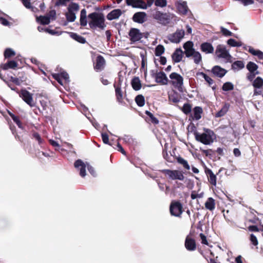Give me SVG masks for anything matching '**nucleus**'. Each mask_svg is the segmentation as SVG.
I'll use <instances>...</instances> for the list:
<instances>
[{
  "instance_id": "nucleus-32",
  "label": "nucleus",
  "mask_w": 263,
  "mask_h": 263,
  "mask_svg": "<svg viewBox=\"0 0 263 263\" xmlns=\"http://www.w3.org/2000/svg\"><path fill=\"white\" fill-rule=\"evenodd\" d=\"M194 62L196 64H199L202 61V56L199 51H195L192 55Z\"/></svg>"
},
{
  "instance_id": "nucleus-52",
  "label": "nucleus",
  "mask_w": 263,
  "mask_h": 263,
  "mask_svg": "<svg viewBox=\"0 0 263 263\" xmlns=\"http://www.w3.org/2000/svg\"><path fill=\"white\" fill-rule=\"evenodd\" d=\"M220 31L221 33L225 36H232L233 34V33L230 31L223 27H220Z\"/></svg>"
},
{
  "instance_id": "nucleus-59",
  "label": "nucleus",
  "mask_w": 263,
  "mask_h": 263,
  "mask_svg": "<svg viewBox=\"0 0 263 263\" xmlns=\"http://www.w3.org/2000/svg\"><path fill=\"white\" fill-rule=\"evenodd\" d=\"M107 18L109 20H112L115 18V10L111 11L108 15Z\"/></svg>"
},
{
  "instance_id": "nucleus-63",
  "label": "nucleus",
  "mask_w": 263,
  "mask_h": 263,
  "mask_svg": "<svg viewBox=\"0 0 263 263\" xmlns=\"http://www.w3.org/2000/svg\"><path fill=\"white\" fill-rule=\"evenodd\" d=\"M0 23L5 26H7L9 24L7 20L1 16H0Z\"/></svg>"
},
{
  "instance_id": "nucleus-40",
  "label": "nucleus",
  "mask_w": 263,
  "mask_h": 263,
  "mask_svg": "<svg viewBox=\"0 0 263 263\" xmlns=\"http://www.w3.org/2000/svg\"><path fill=\"white\" fill-rule=\"evenodd\" d=\"M253 86L255 88H260L263 86V79L258 77L253 82Z\"/></svg>"
},
{
  "instance_id": "nucleus-30",
  "label": "nucleus",
  "mask_w": 263,
  "mask_h": 263,
  "mask_svg": "<svg viewBox=\"0 0 263 263\" xmlns=\"http://www.w3.org/2000/svg\"><path fill=\"white\" fill-rule=\"evenodd\" d=\"M230 105L229 104H225L221 109L218 111L215 115V117L219 118L224 116L228 111Z\"/></svg>"
},
{
  "instance_id": "nucleus-58",
  "label": "nucleus",
  "mask_w": 263,
  "mask_h": 263,
  "mask_svg": "<svg viewBox=\"0 0 263 263\" xmlns=\"http://www.w3.org/2000/svg\"><path fill=\"white\" fill-rule=\"evenodd\" d=\"M200 238L201 239V243L202 244H204V245H208V241L206 240V236L203 234L200 233Z\"/></svg>"
},
{
  "instance_id": "nucleus-50",
  "label": "nucleus",
  "mask_w": 263,
  "mask_h": 263,
  "mask_svg": "<svg viewBox=\"0 0 263 263\" xmlns=\"http://www.w3.org/2000/svg\"><path fill=\"white\" fill-rule=\"evenodd\" d=\"M182 111L186 115L189 114L191 111V106L188 103L184 104L182 107Z\"/></svg>"
},
{
  "instance_id": "nucleus-10",
  "label": "nucleus",
  "mask_w": 263,
  "mask_h": 263,
  "mask_svg": "<svg viewBox=\"0 0 263 263\" xmlns=\"http://www.w3.org/2000/svg\"><path fill=\"white\" fill-rule=\"evenodd\" d=\"M130 40L132 42H136L140 41L143 35L140 30L137 28H132L129 32Z\"/></svg>"
},
{
  "instance_id": "nucleus-61",
  "label": "nucleus",
  "mask_w": 263,
  "mask_h": 263,
  "mask_svg": "<svg viewBox=\"0 0 263 263\" xmlns=\"http://www.w3.org/2000/svg\"><path fill=\"white\" fill-rule=\"evenodd\" d=\"M248 229L251 232H258L259 229L256 226H250L248 227Z\"/></svg>"
},
{
  "instance_id": "nucleus-2",
  "label": "nucleus",
  "mask_w": 263,
  "mask_h": 263,
  "mask_svg": "<svg viewBox=\"0 0 263 263\" xmlns=\"http://www.w3.org/2000/svg\"><path fill=\"white\" fill-rule=\"evenodd\" d=\"M88 23L91 28L105 27L104 17L102 14L97 12L90 13L88 15Z\"/></svg>"
},
{
  "instance_id": "nucleus-45",
  "label": "nucleus",
  "mask_w": 263,
  "mask_h": 263,
  "mask_svg": "<svg viewBox=\"0 0 263 263\" xmlns=\"http://www.w3.org/2000/svg\"><path fill=\"white\" fill-rule=\"evenodd\" d=\"M70 36L72 39L80 43H84L86 42L85 39L83 37L78 35L76 33H72Z\"/></svg>"
},
{
  "instance_id": "nucleus-35",
  "label": "nucleus",
  "mask_w": 263,
  "mask_h": 263,
  "mask_svg": "<svg viewBox=\"0 0 263 263\" xmlns=\"http://www.w3.org/2000/svg\"><path fill=\"white\" fill-rule=\"evenodd\" d=\"M247 68L250 72H258L257 71L258 66L252 62H249L247 65Z\"/></svg>"
},
{
  "instance_id": "nucleus-55",
  "label": "nucleus",
  "mask_w": 263,
  "mask_h": 263,
  "mask_svg": "<svg viewBox=\"0 0 263 263\" xmlns=\"http://www.w3.org/2000/svg\"><path fill=\"white\" fill-rule=\"evenodd\" d=\"M12 119L14 121V122L16 123V124L17 125V126L20 128H23L22 123H21V121H20L19 119L18 118V117H17L15 116H12Z\"/></svg>"
},
{
  "instance_id": "nucleus-20",
  "label": "nucleus",
  "mask_w": 263,
  "mask_h": 263,
  "mask_svg": "<svg viewBox=\"0 0 263 263\" xmlns=\"http://www.w3.org/2000/svg\"><path fill=\"white\" fill-rule=\"evenodd\" d=\"M185 248L190 251H194L196 248V245L195 240L189 237H187L185 241Z\"/></svg>"
},
{
  "instance_id": "nucleus-4",
  "label": "nucleus",
  "mask_w": 263,
  "mask_h": 263,
  "mask_svg": "<svg viewBox=\"0 0 263 263\" xmlns=\"http://www.w3.org/2000/svg\"><path fill=\"white\" fill-rule=\"evenodd\" d=\"M153 17L157 20L158 22L162 25H167L172 20L176 17L174 14L170 13H163L159 11H156L153 14Z\"/></svg>"
},
{
  "instance_id": "nucleus-11",
  "label": "nucleus",
  "mask_w": 263,
  "mask_h": 263,
  "mask_svg": "<svg viewBox=\"0 0 263 263\" xmlns=\"http://www.w3.org/2000/svg\"><path fill=\"white\" fill-rule=\"evenodd\" d=\"M20 96L22 98L23 100L29 106H33L35 104L33 100L32 94L26 90H22L21 91Z\"/></svg>"
},
{
  "instance_id": "nucleus-15",
  "label": "nucleus",
  "mask_w": 263,
  "mask_h": 263,
  "mask_svg": "<svg viewBox=\"0 0 263 263\" xmlns=\"http://www.w3.org/2000/svg\"><path fill=\"white\" fill-rule=\"evenodd\" d=\"M155 80L156 82L161 85H167L168 83V79L164 72H159L156 74Z\"/></svg>"
},
{
  "instance_id": "nucleus-49",
  "label": "nucleus",
  "mask_w": 263,
  "mask_h": 263,
  "mask_svg": "<svg viewBox=\"0 0 263 263\" xmlns=\"http://www.w3.org/2000/svg\"><path fill=\"white\" fill-rule=\"evenodd\" d=\"M155 5L157 7L163 8L166 6L167 1L166 0H156L155 1Z\"/></svg>"
},
{
  "instance_id": "nucleus-56",
  "label": "nucleus",
  "mask_w": 263,
  "mask_h": 263,
  "mask_svg": "<svg viewBox=\"0 0 263 263\" xmlns=\"http://www.w3.org/2000/svg\"><path fill=\"white\" fill-rule=\"evenodd\" d=\"M116 150L121 152L124 155H126V152L124 148L122 147L120 144L119 143L116 145Z\"/></svg>"
},
{
  "instance_id": "nucleus-39",
  "label": "nucleus",
  "mask_w": 263,
  "mask_h": 263,
  "mask_svg": "<svg viewBox=\"0 0 263 263\" xmlns=\"http://www.w3.org/2000/svg\"><path fill=\"white\" fill-rule=\"evenodd\" d=\"M116 98L118 101V102L121 103H124V96L123 93L122 92L120 88L116 87Z\"/></svg>"
},
{
  "instance_id": "nucleus-12",
  "label": "nucleus",
  "mask_w": 263,
  "mask_h": 263,
  "mask_svg": "<svg viewBox=\"0 0 263 263\" xmlns=\"http://www.w3.org/2000/svg\"><path fill=\"white\" fill-rule=\"evenodd\" d=\"M55 15V12L51 11L49 12L47 16H41L36 17L37 21L43 25H47L50 22V20H53Z\"/></svg>"
},
{
  "instance_id": "nucleus-60",
  "label": "nucleus",
  "mask_w": 263,
  "mask_h": 263,
  "mask_svg": "<svg viewBox=\"0 0 263 263\" xmlns=\"http://www.w3.org/2000/svg\"><path fill=\"white\" fill-rule=\"evenodd\" d=\"M140 56L141 57V59H142V67H144L145 66V65L146 63V59L144 54V53H140Z\"/></svg>"
},
{
  "instance_id": "nucleus-28",
  "label": "nucleus",
  "mask_w": 263,
  "mask_h": 263,
  "mask_svg": "<svg viewBox=\"0 0 263 263\" xmlns=\"http://www.w3.org/2000/svg\"><path fill=\"white\" fill-rule=\"evenodd\" d=\"M168 99L170 101L175 103H178L180 101L179 94L175 90L168 94Z\"/></svg>"
},
{
  "instance_id": "nucleus-43",
  "label": "nucleus",
  "mask_w": 263,
  "mask_h": 263,
  "mask_svg": "<svg viewBox=\"0 0 263 263\" xmlns=\"http://www.w3.org/2000/svg\"><path fill=\"white\" fill-rule=\"evenodd\" d=\"M177 160L179 163L182 165V166L187 170H189L190 169V166L189 165L187 161L183 158L179 157L177 158Z\"/></svg>"
},
{
  "instance_id": "nucleus-26",
  "label": "nucleus",
  "mask_w": 263,
  "mask_h": 263,
  "mask_svg": "<svg viewBox=\"0 0 263 263\" xmlns=\"http://www.w3.org/2000/svg\"><path fill=\"white\" fill-rule=\"evenodd\" d=\"M205 207L206 209L212 211L215 208V201L212 198L209 197L205 202Z\"/></svg>"
},
{
  "instance_id": "nucleus-38",
  "label": "nucleus",
  "mask_w": 263,
  "mask_h": 263,
  "mask_svg": "<svg viewBox=\"0 0 263 263\" xmlns=\"http://www.w3.org/2000/svg\"><path fill=\"white\" fill-rule=\"evenodd\" d=\"M135 101L137 104L140 107L143 106L145 104L144 97L141 95H138L136 97Z\"/></svg>"
},
{
  "instance_id": "nucleus-64",
  "label": "nucleus",
  "mask_w": 263,
  "mask_h": 263,
  "mask_svg": "<svg viewBox=\"0 0 263 263\" xmlns=\"http://www.w3.org/2000/svg\"><path fill=\"white\" fill-rule=\"evenodd\" d=\"M233 153H234V155L236 157L239 156L241 154V153H240V151H239V149L238 148H236L234 149Z\"/></svg>"
},
{
  "instance_id": "nucleus-16",
  "label": "nucleus",
  "mask_w": 263,
  "mask_h": 263,
  "mask_svg": "<svg viewBox=\"0 0 263 263\" xmlns=\"http://www.w3.org/2000/svg\"><path fill=\"white\" fill-rule=\"evenodd\" d=\"M146 19V14L144 12H139L134 14L133 20L135 22L142 24L144 23Z\"/></svg>"
},
{
  "instance_id": "nucleus-29",
  "label": "nucleus",
  "mask_w": 263,
  "mask_h": 263,
  "mask_svg": "<svg viewBox=\"0 0 263 263\" xmlns=\"http://www.w3.org/2000/svg\"><path fill=\"white\" fill-rule=\"evenodd\" d=\"M110 135L109 136L106 133H102V138L104 143L112 145L114 144L113 139H112L113 136L111 134H110Z\"/></svg>"
},
{
  "instance_id": "nucleus-24",
  "label": "nucleus",
  "mask_w": 263,
  "mask_h": 263,
  "mask_svg": "<svg viewBox=\"0 0 263 263\" xmlns=\"http://www.w3.org/2000/svg\"><path fill=\"white\" fill-rule=\"evenodd\" d=\"M105 61L104 58L101 56H98L97 58L96 63L95 66V68L97 70H102L105 66Z\"/></svg>"
},
{
  "instance_id": "nucleus-57",
  "label": "nucleus",
  "mask_w": 263,
  "mask_h": 263,
  "mask_svg": "<svg viewBox=\"0 0 263 263\" xmlns=\"http://www.w3.org/2000/svg\"><path fill=\"white\" fill-rule=\"evenodd\" d=\"M259 73V72H249V73H248V76H247V78L250 81H252L253 79L255 78V76L258 74Z\"/></svg>"
},
{
  "instance_id": "nucleus-53",
  "label": "nucleus",
  "mask_w": 263,
  "mask_h": 263,
  "mask_svg": "<svg viewBox=\"0 0 263 263\" xmlns=\"http://www.w3.org/2000/svg\"><path fill=\"white\" fill-rule=\"evenodd\" d=\"M203 193H202V192L200 194H197L195 193V192L193 191L191 193V197L192 199H195L197 198H201L203 197Z\"/></svg>"
},
{
  "instance_id": "nucleus-25",
  "label": "nucleus",
  "mask_w": 263,
  "mask_h": 263,
  "mask_svg": "<svg viewBox=\"0 0 263 263\" xmlns=\"http://www.w3.org/2000/svg\"><path fill=\"white\" fill-rule=\"evenodd\" d=\"M202 113V109L201 107L196 106L194 108L193 110V115L192 117L193 120H198L201 118V114Z\"/></svg>"
},
{
  "instance_id": "nucleus-17",
  "label": "nucleus",
  "mask_w": 263,
  "mask_h": 263,
  "mask_svg": "<svg viewBox=\"0 0 263 263\" xmlns=\"http://www.w3.org/2000/svg\"><path fill=\"white\" fill-rule=\"evenodd\" d=\"M201 51L206 54L212 53L214 52V47L211 43L204 42L200 45Z\"/></svg>"
},
{
  "instance_id": "nucleus-54",
  "label": "nucleus",
  "mask_w": 263,
  "mask_h": 263,
  "mask_svg": "<svg viewBox=\"0 0 263 263\" xmlns=\"http://www.w3.org/2000/svg\"><path fill=\"white\" fill-rule=\"evenodd\" d=\"M250 240L251 243L255 246H257L258 245V240L256 237L253 234H251L250 235Z\"/></svg>"
},
{
  "instance_id": "nucleus-36",
  "label": "nucleus",
  "mask_w": 263,
  "mask_h": 263,
  "mask_svg": "<svg viewBox=\"0 0 263 263\" xmlns=\"http://www.w3.org/2000/svg\"><path fill=\"white\" fill-rule=\"evenodd\" d=\"M133 7L146 9V3L143 0H136Z\"/></svg>"
},
{
  "instance_id": "nucleus-27",
  "label": "nucleus",
  "mask_w": 263,
  "mask_h": 263,
  "mask_svg": "<svg viewBox=\"0 0 263 263\" xmlns=\"http://www.w3.org/2000/svg\"><path fill=\"white\" fill-rule=\"evenodd\" d=\"M131 85L133 88L136 90H139L141 88V81L138 77H134L131 82Z\"/></svg>"
},
{
  "instance_id": "nucleus-3",
  "label": "nucleus",
  "mask_w": 263,
  "mask_h": 263,
  "mask_svg": "<svg viewBox=\"0 0 263 263\" xmlns=\"http://www.w3.org/2000/svg\"><path fill=\"white\" fill-rule=\"evenodd\" d=\"M169 78L170 80H168V83L179 92H183L184 90L183 78L179 73L175 72L171 73Z\"/></svg>"
},
{
  "instance_id": "nucleus-31",
  "label": "nucleus",
  "mask_w": 263,
  "mask_h": 263,
  "mask_svg": "<svg viewBox=\"0 0 263 263\" xmlns=\"http://www.w3.org/2000/svg\"><path fill=\"white\" fill-rule=\"evenodd\" d=\"M245 64L243 61H237L234 62L232 65V69L235 71L240 70L243 68Z\"/></svg>"
},
{
  "instance_id": "nucleus-48",
  "label": "nucleus",
  "mask_w": 263,
  "mask_h": 263,
  "mask_svg": "<svg viewBox=\"0 0 263 263\" xmlns=\"http://www.w3.org/2000/svg\"><path fill=\"white\" fill-rule=\"evenodd\" d=\"M145 114L151 118V121L153 123L155 124H157L159 123V120L154 116L152 113L150 111L146 110L145 111Z\"/></svg>"
},
{
  "instance_id": "nucleus-14",
  "label": "nucleus",
  "mask_w": 263,
  "mask_h": 263,
  "mask_svg": "<svg viewBox=\"0 0 263 263\" xmlns=\"http://www.w3.org/2000/svg\"><path fill=\"white\" fill-rule=\"evenodd\" d=\"M52 77L62 85L69 81L68 74L65 72H62L60 74H52Z\"/></svg>"
},
{
  "instance_id": "nucleus-62",
  "label": "nucleus",
  "mask_w": 263,
  "mask_h": 263,
  "mask_svg": "<svg viewBox=\"0 0 263 263\" xmlns=\"http://www.w3.org/2000/svg\"><path fill=\"white\" fill-rule=\"evenodd\" d=\"M24 5L27 8H31V4L30 3V0H22Z\"/></svg>"
},
{
  "instance_id": "nucleus-7",
  "label": "nucleus",
  "mask_w": 263,
  "mask_h": 263,
  "mask_svg": "<svg viewBox=\"0 0 263 263\" xmlns=\"http://www.w3.org/2000/svg\"><path fill=\"white\" fill-rule=\"evenodd\" d=\"M215 53L217 58L223 59L227 62L231 61L232 56L224 45H218L216 49Z\"/></svg>"
},
{
  "instance_id": "nucleus-42",
  "label": "nucleus",
  "mask_w": 263,
  "mask_h": 263,
  "mask_svg": "<svg viewBox=\"0 0 263 263\" xmlns=\"http://www.w3.org/2000/svg\"><path fill=\"white\" fill-rule=\"evenodd\" d=\"M164 47L163 45H158L155 50V55L157 57L161 56L164 52Z\"/></svg>"
},
{
  "instance_id": "nucleus-46",
  "label": "nucleus",
  "mask_w": 263,
  "mask_h": 263,
  "mask_svg": "<svg viewBox=\"0 0 263 263\" xmlns=\"http://www.w3.org/2000/svg\"><path fill=\"white\" fill-rule=\"evenodd\" d=\"M197 75L202 76L204 79L205 81L209 84V85L211 86L213 84V80L205 73L202 72H198Z\"/></svg>"
},
{
  "instance_id": "nucleus-6",
  "label": "nucleus",
  "mask_w": 263,
  "mask_h": 263,
  "mask_svg": "<svg viewBox=\"0 0 263 263\" xmlns=\"http://www.w3.org/2000/svg\"><path fill=\"white\" fill-rule=\"evenodd\" d=\"M165 175H167L171 180H178L182 181L184 179V176L182 171L179 170H171L168 169L162 170L161 171Z\"/></svg>"
},
{
  "instance_id": "nucleus-23",
  "label": "nucleus",
  "mask_w": 263,
  "mask_h": 263,
  "mask_svg": "<svg viewBox=\"0 0 263 263\" xmlns=\"http://www.w3.org/2000/svg\"><path fill=\"white\" fill-rule=\"evenodd\" d=\"M244 48L253 55L257 56L260 59H263V52L260 50H255L251 46H247Z\"/></svg>"
},
{
  "instance_id": "nucleus-13",
  "label": "nucleus",
  "mask_w": 263,
  "mask_h": 263,
  "mask_svg": "<svg viewBox=\"0 0 263 263\" xmlns=\"http://www.w3.org/2000/svg\"><path fill=\"white\" fill-rule=\"evenodd\" d=\"M184 49V54L187 58L192 57L193 52L196 50L194 48V44L192 41H187L185 42L183 46Z\"/></svg>"
},
{
  "instance_id": "nucleus-37",
  "label": "nucleus",
  "mask_w": 263,
  "mask_h": 263,
  "mask_svg": "<svg viewBox=\"0 0 263 263\" xmlns=\"http://www.w3.org/2000/svg\"><path fill=\"white\" fill-rule=\"evenodd\" d=\"M79 6L76 3H71L68 7V11L76 13L79 11Z\"/></svg>"
},
{
  "instance_id": "nucleus-44",
  "label": "nucleus",
  "mask_w": 263,
  "mask_h": 263,
  "mask_svg": "<svg viewBox=\"0 0 263 263\" xmlns=\"http://www.w3.org/2000/svg\"><path fill=\"white\" fill-rule=\"evenodd\" d=\"M222 89L225 91L232 90L234 89V85L231 82H226L223 84Z\"/></svg>"
},
{
  "instance_id": "nucleus-18",
  "label": "nucleus",
  "mask_w": 263,
  "mask_h": 263,
  "mask_svg": "<svg viewBox=\"0 0 263 263\" xmlns=\"http://www.w3.org/2000/svg\"><path fill=\"white\" fill-rule=\"evenodd\" d=\"M183 51L180 48H177L172 55L173 61L175 63L180 62L183 58Z\"/></svg>"
},
{
  "instance_id": "nucleus-8",
  "label": "nucleus",
  "mask_w": 263,
  "mask_h": 263,
  "mask_svg": "<svg viewBox=\"0 0 263 263\" xmlns=\"http://www.w3.org/2000/svg\"><path fill=\"white\" fill-rule=\"evenodd\" d=\"M170 212L174 216H180L183 212L182 204L179 201H173L170 205Z\"/></svg>"
},
{
  "instance_id": "nucleus-47",
  "label": "nucleus",
  "mask_w": 263,
  "mask_h": 263,
  "mask_svg": "<svg viewBox=\"0 0 263 263\" xmlns=\"http://www.w3.org/2000/svg\"><path fill=\"white\" fill-rule=\"evenodd\" d=\"M66 18L69 22H74L76 19V13L68 11L66 13Z\"/></svg>"
},
{
  "instance_id": "nucleus-19",
  "label": "nucleus",
  "mask_w": 263,
  "mask_h": 263,
  "mask_svg": "<svg viewBox=\"0 0 263 263\" xmlns=\"http://www.w3.org/2000/svg\"><path fill=\"white\" fill-rule=\"evenodd\" d=\"M177 8L180 13L185 15L188 11V7L186 2L179 1L177 3Z\"/></svg>"
},
{
  "instance_id": "nucleus-21",
  "label": "nucleus",
  "mask_w": 263,
  "mask_h": 263,
  "mask_svg": "<svg viewBox=\"0 0 263 263\" xmlns=\"http://www.w3.org/2000/svg\"><path fill=\"white\" fill-rule=\"evenodd\" d=\"M213 73L219 78L223 77L227 73V70L219 66H215L212 70Z\"/></svg>"
},
{
  "instance_id": "nucleus-5",
  "label": "nucleus",
  "mask_w": 263,
  "mask_h": 263,
  "mask_svg": "<svg viewBox=\"0 0 263 263\" xmlns=\"http://www.w3.org/2000/svg\"><path fill=\"white\" fill-rule=\"evenodd\" d=\"M74 167L80 171V175L81 177H84L86 176V167L87 168L90 173L93 176L96 175L94 168L89 165L87 162L85 163L81 160H77L74 164Z\"/></svg>"
},
{
  "instance_id": "nucleus-9",
  "label": "nucleus",
  "mask_w": 263,
  "mask_h": 263,
  "mask_svg": "<svg viewBox=\"0 0 263 263\" xmlns=\"http://www.w3.org/2000/svg\"><path fill=\"white\" fill-rule=\"evenodd\" d=\"M184 34V30L178 29L175 32L169 35L168 40L172 43H178L183 38Z\"/></svg>"
},
{
  "instance_id": "nucleus-51",
  "label": "nucleus",
  "mask_w": 263,
  "mask_h": 263,
  "mask_svg": "<svg viewBox=\"0 0 263 263\" xmlns=\"http://www.w3.org/2000/svg\"><path fill=\"white\" fill-rule=\"evenodd\" d=\"M14 55H15L14 51L10 48L6 49L5 51V53H4V55L6 58H10Z\"/></svg>"
},
{
  "instance_id": "nucleus-34",
  "label": "nucleus",
  "mask_w": 263,
  "mask_h": 263,
  "mask_svg": "<svg viewBox=\"0 0 263 263\" xmlns=\"http://www.w3.org/2000/svg\"><path fill=\"white\" fill-rule=\"evenodd\" d=\"M17 63L14 61H10L7 63L1 66L0 69L2 68L4 70H6L8 68H15L17 67Z\"/></svg>"
},
{
  "instance_id": "nucleus-33",
  "label": "nucleus",
  "mask_w": 263,
  "mask_h": 263,
  "mask_svg": "<svg viewBox=\"0 0 263 263\" xmlns=\"http://www.w3.org/2000/svg\"><path fill=\"white\" fill-rule=\"evenodd\" d=\"M80 24L82 26H85L87 24L86 18V11L83 9L81 11Z\"/></svg>"
},
{
  "instance_id": "nucleus-22",
  "label": "nucleus",
  "mask_w": 263,
  "mask_h": 263,
  "mask_svg": "<svg viewBox=\"0 0 263 263\" xmlns=\"http://www.w3.org/2000/svg\"><path fill=\"white\" fill-rule=\"evenodd\" d=\"M205 173L206 174L207 176H208V180L209 182L214 185L216 186L217 184V181H216V175L213 173L212 170L210 169H208L205 171Z\"/></svg>"
},
{
  "instance_id": "nucleus-41",
  "label": "nucleus",
  "mask_w": 263,
  "mask_h": 263,
  "mask_svg": "<svg viewBox=\"0 0 263 263\" xmlns=\"http://www.w3.org/2000/svg\"><path fill=\"white\" fill-rule=\"evenodd\" d=\"M227 44L231 47H240L242 43L241 42L236 41L233 39H230L227 41Z\"/></svg>"
},
{
  "instance_id": "nucleus-1",
  "label": "nucleus",
  "mask_w": 263,
  "mask_h": 263,
  "mask_svg": "<svg viewBox=\"0 0 263 263\" xmlns=\"http://www.w3.org/2000/svg\"><path fill=\"white\" fill-rule=\"evenodd\" d=\"M204 133L200 134L197 132L194 133L196 140L205 145H210L213 142L215 135L211 129L204 128Z\"/></svg>"
}]
</instances>
